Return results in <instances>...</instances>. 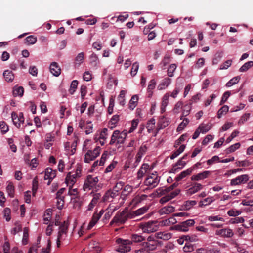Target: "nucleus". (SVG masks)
Here are the masks:
<instances>
[{"mask_svg": "<svg viewBox=\"0 0 253 253\" xmlns=\"http://www.w3.org/2000/svg\"><path fill=\"white\" fill-rule=\"evenodd\" d=\"M56 206L58 209L61 210L64 205V197H57Z\"/></svg>", "mask_w": 253, "mask_h": 253, "instance_id": "nucleus-55", "label": "nucleus"}, {"mask_svg": "<svg viewBox=\"0 0 253 253\" xmlns=\"http://www.w3.org/2000/svg\"><path fill=\"white\" fill-rule=\"evenodd\" d=\"M214 200L213 197H210L204 199L203 201H201L199 202V206L202 207L203 206H206L211 203Z\"/></svg>", "mask_w": 253, "mask_h": 253, "instance_id": "nucleus-47", "label": "nucleus"}, {"mask_svg": "<svg viewBox=\"0 0 253 253\" xmlns=\"http://www.w3.org/2000/svg\"><path fill=\"white\" fill-rule=\"evenodd\" d=\"M207 219L210 221H224V219L218 215H211L207 217Z\"/></svg>", "mask_w": 253, "mask_h": 253, "instance_id": "nucleus-64", "label": "nucleus"}, {"mask_svg": "<svg viewBox=\"0 0 253 253\" xmlns=\"http://www.w3.org/2000/svg\"><path fill=\"white\" fill-rule=\"evenodd\" d=\"M139 67V66L138 62H135L132 64L130 71V74L132 77H134L136 75Z\"/></svg>", "mask_w": 253, "mask_h": 253, "instance_id": "nucleus-49", "label": "nucleus"}, {"mask_svg": "<svg viewBox=\"0 0 253 253\" xmlns=\"http://www.w3.org/2000/svg\"><path fill=\"white\" fill-rule=\"evenodd\" d=\"M91 142L89 140H85L84 143L83 151L85 152L84 161L85 163H90L94 160L100 154L101 148L96 146L91 150Z\"/></svg>", "mask_w": 253, "mask_h": 253, "instance_id": "nucleus-1", "label": "nucleus"}, {"mask_svg": "<svg viewBox=\"0 0 253 253\" xmlns=\"http://www.w3.org/2000/svg\"><path fill=\"white\" fill-rule=\"evenodd\" d=\"M145 237L138 234H133L131 235V244L134 243H140L145 240Z\"/></svg>", "mask_w": 253, "mask_h": 253, "instance_id": "nucleus-31", "label": "nucleus"}, {"mask_svg": "<svg viewBox=\"0 0 253 253\" xmlns=\"http://www.w3.org/2000/svg\"><path fill=\"white\" fill-rule=\"evenodd\" d=\"M127 134V131L126 130H124L121 132L119 130H115L111 136L109 144L113 145L115 143L116 144L124 143Z\"/></svg>", "mask_w": 253, "mask_h": 253, "instance_id": "nucleus-3", "label": "nucleus"}, {"mask_svg": "<svg viewBox=\"0 0 253 253\" xmlns=\"http://www.w3.org/2000/svg\"><path fill=\"white\" fill-rule=\"evenodd\" d=\"M171 79L169 78L164 79L159 84L157 88L159 90H162L166 88L170 84Z\"/></svg>", "mask_w": 253, "mask_h": 253, "instance_id": "nucleus-26", "label": "nucleus"}, {"mask_svg": "<svg viewBox=\"0 0 253 253\" xmlns=\"http://www.w3.org/2000/svg\"><path fill=\"white\" fill-rule=\"evenodd\" d=\"M175 211V208L171 205L165 206L161 209H160L159 211V213L161 215L169 214Z\"/></svg>", "mask_w": 253, "mask_h": 253, "instance_id": "nucleus-24", "label": "nucleus"}, {"mask_svg": "<svg viewBox=\"0 0 253 253\" xmlns=\"http://www.w3.org/2000/svg\"><path fill=\"white\" fill-rule=\"evenodd\" d=\"M131 215L128 213L127 210H124L121 212H118L114 217L113 219L110 222V224H116L118 225L123 224L127 220L128 218H130Z\"/></svg>", "mask_w": 253, "mask_h": 253, "instance_id": "nucleus-2", "label": "nucleus"}, {"mask_svg": "<svg viewBox=\"0 0 253 253\" xmlns=\"http://www.w3.org/2000/svg\"><path fill=\"white\" fill-rule=\"evenodd\" d=\"M56 170H53L52 169L47 168L45 169L44 173V179L48 180L47 184L49 185L50 184L51 181L56 176Z\"/></svg>", "mask_w": 253, "mask_h": 253, "instance_id": "nucleus-14", "label": "nucleus"}, {"mask_svg": "<svg viewBox=\"0 0 253 253\" xmlns=\"http://www.w3.org/2000/svg\"><path fill=\"white\" fill-rule=\"evenodd\" d=\"M228 110L229 107L227 105H224L218 111L217 117L220 118L222 115L226 114Z\"/></svg>", "mask_w": 253, "mask_h": 253, "instance_id": "nucleus-44", "label": "nucleus"}, {"mask_svg": "<svg viewBox=\"0 0 253 253\" xmlns=\"http://www.w3.org/2000/svg\"><path fill=\"white\" fill-rule=\"evenodd\" d=\"M116 243L118 245L116 248V251L120 253H125L130 250V245L131 241L127 239H123L122 238H117Z\"/></svg>", "mask_w": 253, "mask_h": 253, "instance_id": "nucleus-5", "label": "nucleus"}, {"mask_svg": "<svg viewBox=\"0 0 253 253\" xmlns=\"http://www.w3.org/2000/svg\"><path fill=\"white\" fill-rule=\"evenodd\" d=\"M201 133H206L211 128V125L209 124H201L198 126Z\"/></svg>", "mask_w": 253, "mask_h": 253, "instance_id": "nucleus-30", "label": "nucleus"}, {"mask_svg": "<svg viewBox=\"0 0 253 253\" xmlns=\"http://www.w3.org/2000/svg\"><path fill=\"white\" fill-rule=\"evenodd\" d=\"M49 69L52 74L55 77H58L61 74V69L57 62H52L50 65Z\"/></svg>", "mask_w": 253, "mask_h": 253, "instance_id": "nucleus-17", "label": "nucleus"}, {"mask_svg": "<svg viewBox=\"0 0 253 253\" xmlns=\"http://www.w3.org/2000/svg\"><path fill=\"white\" fill-rule=\"evenodd\" d=\"M110 153L107 151H105L102 154L101 158L100 159L99 164L100 166H103L107 159L109 157Z\"/></svg>", "mask_w": 253, "mask_h": 253, "instance_id": "nucleus-54", "label": "nucleus"}, {"mask_svg": "<svg viewBox=\"0 0 253 253\" xmlns=\"http://www.w3.org/2000/svg\"><path fill=\"white\" fill-rule=\"evenodd\" d=\"M24 93V88L22 86L15 87L13 90V94L14 96H22Z\"/></svg>", "mask_w": 253, "mask_h": 253, "instance_id": "nucleus-40", "label": "nucleus"}, {"mask_svg": "<svg viewBox=\"0 0 253 253\" xmlns=\"http://www.w3.org/2000/svg\"><path fill=\"white\" fill-rule=\"evenodd\" d=\"M28 231H29V230L27 228L25 227L24 228L23 236V239H22V243L24 245H26L28 243Z\"/></svg>", "mask_w": 253, "mask_h": 253, "instance_id": "nucleus-62", "label": "nucleus"}, {"mask_svg": "<svg viewBox=\"0 0 253 253\" xmlns=\"http://www.w3.org/2000/svg\"><path fill=\"white\" fill-rule=\"evenodd\" d=\"M132 191L133 187L129 185L125 186L121 193L120 198L123 200H125L126 197L131 193Z\"/></svg>", "mask_w": 253, "mask_h": 253, "instance_id": "nucleus-23", "label": "nucleus"}, {"mask_svg": "<svg viewBox=\"0 0 253 253\" xmlns=\"http://www.w3.org/2000/svg\"><path fill=\"white\" fill-rule=\"evenodd\" d=\"M197 204V202L195 200H188L184 202L183 205L184 208L188 210L190 209L192 207Z\"/></svg>", "mask_w": 253, "mask_h": 253, "instance_id": "nucleus-48", "label": "nucleus"}, {"mask_svg": "<svg viewBox=\"0 0 253 253\" xmlns=\"http://www.w3.org/2000/svg\"><path fill=\"white\" fill-rule=\"evenodd\" d=\"M51 218V210L49 209L46 210L43 217L44 223L47 224Z\"/></svg>", "mask_w": 253, "mask_h": 253, "instance_id": "nucleus-43", "label": "nucleus"}, {"mask_svg": "<svg viewBox=\"0 0 253 253\" xmlns=\"http://www.w3.org/2000/svg\"><path fill=\"white\" fill-rule=\"evenodd\" d=\"M4 218H5L7 221H10V213L11 211L10 209L8 208H5L3 211Z\"/></svg>", "mask_w": 253, "mask_h": 253, "instance_id": "nucleus-60", "label": "nucleus"}, {"mask_svg": "<svg viewBox=\"0 0 253 253\" xmlns=\"http://www.w3.org/2000/svg\"><path fill=\"white\" fill-rule=\"evenodd\" d=\"M101 195L100 193H98L93 195V197L87 206V210L91 211L98 203L99 201L101 199Z\"/></svg>", "mask_w": 253, "mask_h": 253, "instance_id": "nucleus-18", "label": "nucleus"}, {"mask_svg": "<svg viewBox=\"0 0 253 253\" xmlns=\"http://www.w3.org/2000/svg\"><path fill=\"white\" fill-rule=\"evenodd\" d=\"M232 63V60H228L226 61L225 62L220 65L219 69L220 70H224L228 69L229 67L231 66Z\"/></svg>", "mask_w": 253, "mask_h": 253, "instance_id": "nucleus-63", "label": "nucleus"}, {"mask_svg": "<svg viewBox=\"0 0 253 253\" xmlns=\"http://www.w3.org/2000/svg\"><path fill=\"white\" fill-rule=\"evenodd\" d=\"M170 97V92L166 93L162 98L161 111L162 113L166 111V108L169 104V100Z\"/></svg>", "mask_w": 253, "mask_h": 253, "instance_id": "nucleus-22", "label": "nucleus"}, {"mask_svg": "<svg viewBox=\"0 0 253 253\" xmlns=\"http://www.w3.org/2000/svg\"><path fill=\"white\" fill-rule=\"evenodd\" d=\"M124 183L122 181L117 182L112 189H111L114 192H116L119 195V192L123 189Z\"/></svg>", "mask_w": 253, "mask_h": 253, "instance_id": "nucleus-45", "label": "nucleus"}, {"mask_svg": "<svg viewBox=\"0 0 253 253\" xmlns=\"http://www.w3.org/2000/svg\"><path fill=\"white\" fill-rule=\"evenodd\" d=\"M78 84V81L77 80H73L71 84L70 88L69 89V92L71 94H73L75 92L77 86Z\"/></svg>", "mask_w": 253, "mask_h": 253, "instance_id": "nucleus-46", "label": "nucleus"}, {"mask_svg": "<svg viewBox=\"0 0 253 253\" xmlns=\"http://www.w3.org/2000/svg\"><path fill=\"white\" fill-rule=\"evenodd\" d=\"M139 227L143 232L150 233L158 230L159 225L157 221H149L139 225Z\"/></svg>", "mask_w": 253, "mask_h": 253, "instance_id": "nucleus-6", "label": "nucleus"}, {"mask_svg": "<svg viewBox=\"0 0 253 253\" xmlns=\"http://www.w3.org/2000/svg\"><path fill=\"white\" fill-rule=\"evenodd\" d=\"M156 85V82L154 79L151 80L149 82V84L147 87V90L149 93V96H151L153 93V90L155 89Z\"/></svg>", "mask_w": 253, "mask_h": 253, "instance_id": "nucleus-36", "label": "nucleus"}, {"mask_svg": "<svg viewBox=\"0 0 253 253\" xmlns=\"http://www.w3.org/2000/svg\"><path fill=\"white\" fill-rule=\"evenodd\" d=\"M81 168L78 167L75 172H69L65 179V182L67 185L70 187H73L76 182L77 179L81 176Z\"/></svg>", "mask_w": 253, "mask_h": 253, "instance_id": "nucleus-4", "label": "nucleus"}, {"mask_svg": "<svg viewBox=\"0 0 253 253\" xmlns=\"http://www.w3.org/2000/svg\"><path fill=\"white\" fill-rule=\"evenodd\" d=\"M253 66V61H250L245 63L239 69V71L241 72H244L249 70L250 68Z\"/></svg>", "mask_w": 253, "mask_h": 253, "instance_id": "nucleus-39", "label": "nucleus"}, {"mask_svg": "<svg viewBox=\"0 0 253 253\" xmlns=\"http://www.w3.org/2000/svg\"><path fill=\"white\" fill-rule=\"evenodd\" d=\"M240 79V78L239 76L233 78L226 83V86L229 87L237 84L239 82Z\"/></svg>", "mask_w": 253, "mask_h": 253, "instance_id": "nucleus-53", "label": "nucleus"}, {"mask_svg": "<svg viewBox=\"0 0 253 253\" xmlns=\"http://www.w3.org/2000/svg\"><path fill=\"white\" fill-rule=\"evenodd\" d=\"M119 196L116 192H114L111 189L107 190L102 197V201L103 202H113V200Z\"/></svg>", "mask_w": 253, "mask_h": 253, "instance_id": "nucleus-12", "label": "nucleus"}, {"mask_svg": "<svg viewBox=\"0 0 253 253\" xmlns=\"http://www.w3.org/2000/svg\"><path fill=\"white\" fill-rule=\"evenodd\" d=\"M0 128L2 134L6 133L9 130L8 126L4 121L0 122Z\"/></svg>", "mask_w": 253, "mask_h": 253, "instance_id": "nucleus-56", "label": "nucleus"}, {"mask_svg": "<svg viewBox=\"0 0 253 253\" xmlns=\"http://www.w3.org/2000/svg\"><path fill=\"white\" fill-rule=\"evenodd\" d=\"M69 223L68 221H64L59 227V231L57 239V245L58 247H59L60 242L64 240L66 237L68 227Z\"/></svg>", "mask_w": 253, "mask_h": 253, "instance_id": "nucleus-8", "label": "nucleus"}, {"mask_svg": "<svg viewBox=\"0 0 253 253\" xmlns=\"http://www.w3.org/2000/svg\"><path fill=\"white\" fill-rule=\"evenodd\" d=\"M138 96L137 95H134L132 96L129 102V108L133 110L137 105Z\"/></svg>", "mask_w": 253, "mask_h": 253, "instance_id": "nucleus-29", "label": "nucleus"}, {"mask_svg": "<svg viewBox=\"0 0 253 253\" xmlns=\"http://www.w3.org/2000/svg\"><path fill=\"white\" fill-rule=\"evenodd\" d=\"M126 91L125 90H121L118 97V100L119 104L121 106H124L125 104V95Z\"/></svg>", "mask_w": 253, "mask_h": 253, "instance_id": "nucleus-37", "label": "nucleus"}, {"mask_svg": "<svg viewBox=\"0 0 253 253\" xmlns=\"http://www.w3.org/2000/svg\"><path fill=\"white\" fill-rule=\"evenodd\" d=\"M249 179L247 174H243L231 180L230 185L231 186H236L247 182Z\"/></svg>", "mask_w": 253, "mask_h": 253, "instance_id": "nucleus-13", "label": "nucleus"}, {"mask_svg": "<svg viewBox=\"0 0 253 253\" xmlns=\"http://www.w3.org/2000/svg\"><path fill=\"white\" fill-rule=\"evenodd\" d=\"M108 129L103 128L99 134H95L94 140L97 143H99L101 146L105 144L108 138Z\"/></svg>", "mask_w": 253, "mask_h": 253, "instance_id": "nucleus-10", "label": "nucleus"}, {"mask_svg": "<svg viewBox=\"0 0 253 253\" xmlns=\"http://www.w3.org/2000/svg\"><path fill=\"white\" fill-rule=\"evenodd\" d=\"M186 165V162L182 161V159L179 160L173 166L171 169V172L175 173L177 170L182 169Z\"/></svg>", "mask_w": 253, "mask_h": 253, "instance_id": "nucleus-27", "label": "nucleus"}, {"mask_svg": "<svg viewBox=\"0 0 253 253\" xmlns=\"http://www.w3.org/2000/svg\"><path fill=\"white\" fill-rule=\"evenodd\" d=\"M143 245L145 247L149 253L150 251L155 250L157 248V242H144Z\"/></svg>", "mask_w": 253, "mask_h": 253, "instance_id": "nucleus-33", "label": "nucleus"}, {"mask_svg": "<svg viewBox=\"0 0 253 253\" xmlns=\"http://www.w3.org/2000/svg\"><path fill=\"white\" fill-rule=\"evenodd\" d=\"M210 173L211 172L209 171H205L192 175L191 177V180L192 181H200L204 180L208 177Z\"/></svg>", "mask_w": 253, "mask_h": 253, "instance_id": "nucleus-16", "label": "nucleus"}, {"mask_svg": "<svg viewBox=\"0 0 253 253\" xmlns=\"http://www.w3.org/2000/svg\"><path fill=\"white\" fill-rule=\"evenodd\" d=\"M147 150V147L146 146H141L138 152L137 153L135 158V162L133 164V166L136 167L139 164V163L141 161L142 156L145 153Z\"/></svg>", "mask_w": 253, "mask_h": 253, "instance_id": "nucleus-19", "label": "nucleus"}, {"mask_svg": "<svg viewBox=\"0 0 253 253\" xmlns=\"http://www.w3.org/2000/svg\"><path fill=\"white\" fill-rule=\"evenodd\" d=\"M155 119L154 118H152L148 121L146 128L149 133H151L154 129L155 127Z\"/></svg>", "mask_w": 253, "mask_h": 253, "instance_id": "nucleus-34", "label": "nucleus"}, {"mask_svg": "<svg viewBox=\"0 0 253 253\" xmlns=\"http://www.w3.org/2000/svg\"><path fill=\"white\" fill-rule=\"evenodd\" d=\"M169 123V120L167 118H162L159 121V125L160 126V129H162L166 127Z\"/></svg>", "mask_w": 253, "mask_h": 253, "instance_id": "nucleus-61", "label": "nucleus"}, {"mask_svg": "<svg viewBox=\"0 0 253 253\" xmlns=\"http://www.w3.org/2000/svg\"><path fill=\"white\" fill-rule=\"evenodd\" d=\"M241 145L240 143H236L233 145L230 146L229 148L226 149V153L229 154L235 151L236 150L239 149Z\"/></svg>", "mask_w": 253, "mask_h": 253, "instance_id": "nucleus-50", "label": "nucleus"}, {"mask_svg": "<svg viewBox=\"0 0 253 253\" xmlns=\"http://www.w3.org/2000/svg\"><path fill=\"white\" fill-rule=\"evenodd\" d=\"M215 234L222 237L230 238L234 235V233L231 229L224 228L216 230Z\"/></svg>", "mask_w": 253, "mask_h": 253, "instance_id": "nucleus-15", "label": "nucleus"}, {"mask_svg": "<svg viewBox=\"0 0 253 253\" xmlns=\"http://www.w3.org/2000/svg\"><path fill=\"white\" fill-rule=\"evenodd\" d=\"M185 146L184 145H181L179 148L170 156V158L171 159H174L179 155L182 152H183L185 149Z\"/></svg>", "mask_w": 253, "mask_h": 253, "instance_id": "nucleus-41", "label": "nucleus"}, {"mask_svg": "<svg viewBox=\"0 0 253 253\" xmlns=\"http://www.w3.org/2000/svg\"><path fill=\"white\" fill-rule=\"evenodd\" d=\"M189 122V120L187 118H184L182 122L178 125L177 130V131H180L182 130L184 127L188 125Z\"/></svg>", "mask_w": 253, "mask_h": 253, "instance_id": "nucleus-51", "label": "nucleus"}, {"mask_svg": "<svg viewBox=\"0 0 253 253\" xmlns=\"http://www.w3.org/2000/svg\"><path fill=\"white\" fill-rule=\"evenodd\" d=\"M191 107L190 105H186L184 106V108L182 110V116L180 117V119L182 120L183 117L187 116L189 115Z\"/></svg>", "mask_w": 253, "mask_h": 253, "instance_id": "nucleus-52", "label": "nucleus"}, {"mask_svg": "<svg viewBox=\"0 0 253 253\" xmlns=\"http://www.w3.org/2000/svg\"><path fill=\"white\" fill-rule=\"evenodd\" d=\"M37 41V39L36 37L33 35H31L26 38L25 43L28 45H32L35 44Z\"/></svg>", "mask_w": 253, "mask_h": 253, "instance_id": "nucleus-38", "label": "nucleus"}, {"mask_svg": "<svg viewBox=\"0 0 253 253\" xmlns=\"http://www.w3.org/2000/svg\"><path fill=\"white\" fill-rule=\"evenodd\" d=\"M155 237L157 239L168 240L172 237V234L168 231H160L156 233Z\"/></svg>", "mask_w": 253, "mask_h": 253, "instance_id": "nucleus-21", "label": "nucleus"}, {"mask_svg": "<svg viewBox=\"0 0 253 253\" xmlns=\"http://www.w3.org/2000/svg\"><path fill=\"white\" fill-rule=\"evenodd\" d=\"M177 68V65L175 64H171L168 69V75L172 77L173 76V73Z\"/></svg>", "mask_w": 253, "mask_h": 253, "instance_id": "nucleus-58", "label": "nucleus"}, {"mask_svg": "<svg viewBox=\"0 0 253 253\" xmlns=\"http://www.w3.org/2000/svg\"><path fill=\"white\" fill-rule=\"evenodd\" d=\"M203 188V186L199 183H195L192 186L186 190V194L188 195H192L198 192Z\"/></svg>", "mask_w": 253, "mask_h": 253, "instance_id": "nucleus-20", "label": "nucleus"}, {"mask_svg": "<svg viewBox=\"0 0 253 253\" xmlns=\"http://www.w3.org/2000/svg\"><path fill=\"white\" fill-rule=\"evenodd\" d=\"M11 118L13 123L18 128H19L21 124H23L24 122V118L22 113H20L18 115L16 113L13 112L11 113Z\"/></svg>", "mask_w": 253, "mask_h": 253, "instance_id": "nucleus-11", "label": "nucleus"}, {"mask_svg": "<svg viewBox=\"0 0 253 253\" xmlns=\"http://www.w3.org/2000/svg\"><path fill=\"white\" fill-rule=\"evenodd\" d=\"M98 182V177H94L92 175H89L87 176L86 179L84 181L83 188L84 191L90 190L95 186Z\"/></svg>", "mask_w": 253, "mask_h": 253, "instance_id": "nucleus-9", "label": "nucleus"}, {"mask_svg": "<svg viewBox=\"0 0 253 253\" xmlns=\"http://www.w3.org/2000/svg\"><path fill=\"white\" fill-rule=\"evenodd\" d=\"M84 60V53L81 52L79 53L75 58V62L76 64L80 65Z\"/></svg>", "mask_w": 253, "mask_h": 253, "instance_id": "nucleus-59", "label": "nucleus"}, {"mask_svg": "<svg viewBox=\"0 0 253 253\" xmlns=\"http://www.w3.org/2000/svg\"><path fill=\"white\" fill-rule=\"evenodd\" d=\"M139 123V120L138 119H134L131 121V126L128 130L127 131V133H130L134 131L135 129L137 127L138 124Z\"/></svg>", "mask_w": 253, "mask_h": 253, "instance_id": "nucleus-57", "label": "nucleus"}, {"mask_svg": "<svg viewBox=\"0 0 253 253\" xmlns=\"http://www.w3.org/2000/svg\"><path fill=\"white\" fill-rule=\"evenodd\" d=\"M99 219V215L93 214L92 218L87 226V229L90 230L96 224Z\"/></svg>", "mask_w": 253, "mask_h": 253, "instance_id": "nucleus-32", "label": "nucleus"}, {"mask_svg": "<svg viewBox=\"0 0 253 253\" xmlns=\"http://www.w3.org/2000/svg\"><path fill=\"white\" fill-rule=\"evenodd\" d=\"M3 76L5 80L7 82H12L14 78V76L12 71L5 70L3 72Z\"/></svg>", "mask_w": 253, "mask_h": 253, "instance_id": "nucleus-35", "label": "nucleus"}, {"mask_svg": "<svg viewBox=\"0 0 253 253\" xmlns=\"http://www.w3.org/2000/svg\"><path fill=\"white\" fill-rule=\"evenodd\" d=\"M170 230H175L177 231L186 232L188 230V228H187L186 225L185 224H184V222H182L180 224L171 227L170 228Z\"/></svg>", "mask_w": 253, "mask_h": 253, "instance_id": "nucleus-28", "label": "nucleus"}, {"mask_svg": "<svg viewBox=\"0 0 253 253\" xmlns=\"http://www.w3.org/2000/svg\"><path fill=\"white\" fill-rule=\"evenodd\" d=\"M6 191L9 196L14 197V187L12 182H9L6 187Z\"/></svg>", "mask_w": 253, "mask_h": 253, "instance_id": "nucleus-42", "label": "nucleus"}, {"mask_svg": "<svg viewBox=\"0 0 253 253\" xmlns=\"http://www.w3.org/2000/svg\"><path fill=\"white\" fill-rule=\"evenodd\" d=\"M193 170V168H190L187 169L186 170L181 172L179 175H178L175 178L176 181H179L186 176L190 175Z\"/></svg>", "mask_w": 253, "mask_h": 253, "instance_id": "nucleus-25", "label": "nucleus"}, {"mask_svg": "<svg viewBox=\"0 0 253 253\" xmlns=\"http://www.w3.org/2000/svg\"><path fill=\"white\" fill-rule=\"evenodd\" d=\"M160 182V177L157 172L149 174L144 181V184L151 188L156 187Z\"/></svg>", "mask_w": 253, "mask_h": 253, "instance_id": "nucleus-7", "label": "nucleus"}]
</instances>
